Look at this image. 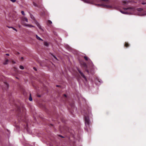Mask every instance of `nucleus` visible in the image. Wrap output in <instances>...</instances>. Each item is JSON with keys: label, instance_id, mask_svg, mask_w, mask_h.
I'll return each instance as SVG.
<instances>
[{"label": "nucleus", "instance_id": "obj_13", "mask_svg": "<svg viewBox=\"0 0 146 146\" xmlns=\"http://www.w3.org/2000/svg\"><path fill=\"white\" fill-rule=\"evenodd\" d=\"M29 100L31 101L32 100V97H31V94H30V97L29 98Z\"/></svg>", "mask_w": 146, "mask_h": 146}, {"label": "nucleus", "instance_id": "obj_28", "mask_svg": "<svg viewBox=\"0 0 146 146\" xmlns=\"http://www.w3.org/2000/svg\"><path fill=\"white\" fill-rule=\"evenodd\" d=\"M86 71L88 73L89 72V71H88V70L87 69H86Z\"/></svg>", "mask_w": 146, "mask_h": 146}, {"label": "nucleus", "instance_id": "obj_37", "mask_svg": "<svg viewBox=\"0 0 146 146\" xmlns=\"http://www.w3.org/2000/svg\"><path fill=\"white\" fill-rule=\"evenodd\" d=\"M17 53L18 54H19V52H17Z\"/></svg>", "mask_w": 146, "mask_h": 146}, {"label": "nucleus", "instance_id": "obj_33", "mask_svg": "<svg viewBox=\"0 0 146 146\" xmlns=\"http://www.w3.org/2000/svg\"><path fill=\"white\" fill-rule=\"evenodd\" d=\"M61 120L63 122H64V121L63 120V119H62Z\"/></svg>", "mask_w": 146, "mask_h": 146}, {"label": "nucleus", "instance_id": "obj_19", "mask_svg": "<svg viewBox=\"0 0 146 146\" xmlns=\"http://www.w3.org/2000/svg\"><path fill=\"white\" fill-rule=\"evenodd\" d=\"M4 84L5 86L8 88L9 86L8 84L6 82H5Z\"/></svg>", "mask_w": 146, "mask_h": 146}, {"label": "nucleus", "instance_id": "obj_9", "mask_svg": "<svg viewBox=\"0 0 146 146\" xmlns=\"http://www.w3.org/2000/svg\"><path fill=\"white\" fill-rule=\"evenodd\" d=\"M132 8L131 7H129L127 8H123V9L124 11H126L127 10L132 9Z\"/></svg>", "mask_w": 146, "mask_h": 146}, {"label": "nucleus", "instance_id": "obj_10", "mask_svg": "<svg viewBox=\"0 0 146 146\" xmlns=\"http://www.w3.org/2000/svg\"><path fill=\"white\" fill-rule=\"evenodd\" d=\"M37 26L40 29L43 31V29H42L41 27L39 24H37Z\"/></svg>", "mask_w": 146, "mask_h": 146}, {"label": "nucleus", "instance_id": "obj_17", "mask_svg": "<svg viewBox=\"0 0 146 146\" xmlns=\"http://www.w3.org/2000/svg\"><path fill=\"white\" fill-rule=\"evenodd\" d=\"M84 58L86 60H88L89 59L86 56H84Z\"/></svg>", "mask_w": 146, "mask_h": 146}, {"label": "nucleus", "instance_id": "obj_23", "mask_svg": "<svg viewBox=\"0 0 146 146\" xmlns=\"http://www.w3.org/2000/svg\"><path fill=\"white\" fill-rule=\"evenodd\" d=\"M63 97H64L65 99L66 98H67V96L65 94H64L63 95Z\"/></svg>", "mask_w": 146, "mask_h": 146}, {"label": "nucleus", "instance_id": "obj_25", "mask_svg": "<svg viewBox=\"0 0 146 146\" xmlns=\"http://www.w3.org/2000/svg\"><path fill=\"white\" fill-rule=\"evenodd\" d=\"M123 3H125V4H126V3H127V2L126 1H123Z\"/></svg>", "mask_w": 146, "mask_h": 146}, {"label": "nucleus", "instance_id": "obj_4", "mask_svg": "<svg viewBox=\"0 0 146 146\" xmlns=\"http://www.w3.org/2000/svg\"><path fill=\"white\" fill-rule=\"evenodd\" d=\"M77 70L82 77L86 81H87V79L83 74L82 72H81V71L78 68L77 69Z\"/></svg>", "mask_w": 146, "mask_h": 146}, {"label": "nucleus", "instance_id": "obj_36", "mask_svg": "<svg viewBox=\"0 0 146 146\" xmlns=\"http://www.w3.org/2000/svg\"><path fill=\"white\" fill-rule=\"evenodd\" d=\"M59 86H58V85H57L56 86L57 87H59Z\"/></svg>", "mask_w": 146, "mask_h": 146}, {"label": "nucleus", "instance_id": "obj_5", "mask_svg": "<svg viewBox=\"0 0 146 146\" xmlns=\"http://www.w3.org/2000/svg\"><path fill=\"white\" fill-rule=\"evenodd\" d=\"M33 4L34 6L37 7L38 8H40L41 7V5L39 4H37L34 2H33Z\"/></svg>", "mask_w": 146, "mask_h": 146}, {"label": "nucleus", "instance_id": "obj_14", "mask_svg": "<svg viewBox=\"0 0 146 146\" xmlns=\"http://www.w3.org/2000/svg\"><path fill=\"white\" fill-rule=\"evenodd\" d=\"M44 45L46 46H48V44L47 42H44Z\"/></svg>", "mask_w": 146, "mask_h": 146}, {"label": "nucleus", "instance_id": "obj_6", "mask_svg": "<svg viewBox=\"0 0 146 146\" xmlns=\"http://www.w3.org/2000/svg\"><path fill=\"white\" fill-rule=\"evenodd\" d=\"M129 44L127 42H125V43L124 46L126 47H128L129 46Z\"/></svg>", "mask_w": 146, "mask_h": 146}, {"label": "nucleus", "instance_id": "obj_22", "mask_svg": "<svg viewBox=\"0 0 146 146\" xmlns=\"http://www.w3.org/2000/svg\"><path fill=\"white\" fill-rule=\"evenodd\" d=\"M141 4H142L143 5H145V4H146V2L145 3V2H144V1H142L141 3Z\"/></svg>", "mask_w": 146, "mask_h": 146}, {"label": "nucleus", "instance_id": "obj_21", "mask_svg": "<svg viewBox=\"0 0 146 146\" xmlns=\"http://www.w3.org/2000/svg\"><path fill=\"white\" fill-rule=\"evenodd\" d=\"M9 28H13V29L15 31H17V30L15 29V28H14L13 27H8Z\"/></svg>", "mask_w": 146, "mask_h": 146}, {"label": "nucleus", "instance_id": "obj_2", "mask_svg": "<svg viewBox=\"0 0 146 146\" xmlns=\"http://www.w3.org/2000/svg\"><path fill=\"white\" fill-rule=\"evenodd\" d=\"M100 2H101V1H103L104 2L101 4H96V5L102 6L105 8L108 9H111L112 8V6L108 4L110 2L108 0H100Z\"/></svg>", "mask_w": 146, "mask_h": 146}, {"label": "nucleus", "instance_id": "obj_34", "mask_svg": "<svg viewBox=\"0 0 146 146\" xmlns=\"http://www.w3.org/2000/svg\"><path fill=\"white\" fill-rule=\"evenodd\" d=\"M13 63L14 64L15 63V62H14L13 61Z\"/></svg>", "mask_w": 146, "mask_h": 146}, {"label": "nucleus", "instance_id": "obj_18", "mask_svg": "<svg viewBox=\"0 0 146 146\" xmlns=\"http://www.w3.org/2000/svg\"><path fill=\"white\" fill-rule=\"evenodd\" d=\"M19 67H20V68L21 69H22V70L24 69V67L23 66H22V65L20 66Z\"/></svg>", "mask_w": 146, "mask_h": 146}, {"label": "nucleus", "instance_id": "obj_20", "mask_svg": "<svg viewBox=\"0 0 146 146\" xmlns=\"http://www.w3.org/2000/svg\"><path fill=\"white\" fill-rule=\"evenodd\" d=\"M120 11L121 13H123V14H127V13L126 12H125V11Z\"/></svg>", "mask_w": 146, "mask_h": 146}, {"label": "nucleus", "instance_id": "obj_7", "mask_svg": "<svg viewBox=\"0 0 146 146\" xmlns=\"http://www.w3.org/2000/svg\"><path fill=\"white\" fill-rule=\"evenodd\" d=\"M36 38L37 39L43 41V40L41 38H40L37 35H36Z\"/></svg>", "mask_w": 146, "mask_h": 146}, {"label": "nucleus", "instance_id": "obj_12", "mask_svg": "<svg viewBox=\"0 0 146 146\" xmlns=\"http://www.w3.org/2000/svg\"><path fill=\"white\" fill-rule=\"evenodd\" d=\"M70 106L72 108V109H73V108H74V104L73 103L70 104Z\"/></svg>", "mask_w": 146, "mask_h": 146}, {"label": "nucleus", "instance_id": "obj_30", "mask_svg": "<svg viewBox=\"0 0 146 146\" xmlns=\"http://www.w3.org/2000/svg\"><path fill=\"white\" fill-rule=\"evenodd\" d=\"M23 57H21V59L22 60H23Z\"/></svg>", "mask_w": 146, "mask_h": 146}, {"label": "nucleus", "instance_id": "obj_24", "mask_svg": "<svg viewBox=\"0 0 146 146\" xmlns=\"http://www.w3.org/2000/svg\"><path fill=\"white\" fill-rule=\"evenodd\" d=\"M21 13L23 15H25L24 12L23 11H22L21 12Z\"/></svg>", "mask_w": 146, "mask_h": 146}, {"label": "nucleus", "instance_id": "obj_32", "mask_svg": "<svg viewBox=\"0 0 146 146\" xmlns=\"http://www.w3.org/2000/svg\"><path fill=\"white\" fill-rule=\"evenodd\" d=\"M59 136H60V137H62V138H63V137H64L63 136H61V135H59Z\"/></svg>", "mask_w": 146, "mask_h": 146}, {"label": "nucleus", "instance_id": "obj_16", "mask_svg": "<svg viewBox=\"0 0 146 146\" xmlns=\"http://www.w3.org/2000/svg\"><path fill=\"white\" fill-rule=\"evenodd\" d=\"M23 20L24 21H26L27 22H28V19L24 17L23 19Z\"/></svg>", "mask_w": 146, "mask_h": 146}, {"label": "nucleus", "instance_id": "obj_27", "mask_svg": "<svg viewBox=\"0 0 146 146\" xmlns=\"http://www.w3.org/2000/svg\"><path fill=\"white\" fill-rule=\"evenodd\" d=\"M33 69L35 71L37 70L36 69L35 67H33Z\"/></svg>", "mask_w": 146, "mask_h": 146}, {"label": "nucleus", "instance_id": "obj_1", "mask_svg": "<svg viewBox=\"0 0 146 146\" xmlns=\"http://www.w3.org/2000/svg\"><path fill=\"white\" fill-rule=\"evenodd\" d=\"M91 114L90 111H88L84 113V119L85 125L86 127H89L90 124V121L89 117L91 116Z\"/></svg>", "mask_w": 146, "mask_h": 146}, {"label": "nucleus", "instance_id": "obj_31", "mask_svg": "<svg viewBox=\"0 0 146 146\" xmlns=\"http://www.w3.org/2000/svg\"><path fill=\"white\" fill-rule=\"evenodd\" d=\"M53 56L54 57V58H55L56 59H57L56 58L55 56Z\"/></svg>", "mask_w": 146, "mask_h": 146}, {"label": "nucleus", "instance_id": "obj_3", "mask_svg": "<svg viewBox=\"0 0 146 146\" xmlns=\"http://www.w3.org/2000/svg\"><path fill=\"white\" fill-rule=\"evenodd\" d=\"M83 1L87 3L92 4H93L94 3L97 1V0H83Z\"/></svg>", "mask_w": 146, "mask_h": 146}, {"label": "nucleus", "instance_id": "obj_26", "mask_svg": "<svg viewBox=\"0 0 146 146\" xmlns=\"http://www.w3.org/2000/svg\"><path fill=\"white\" fill-rule=\"evenodd\" d=\"M138 9L139 10H141V11H142L143 10V9H142V8L139 9Z\"/></svg>", "mask_w": 146, "mask_h": 146}, {"label": "nucleus", "instance_id": "obj_8", "mask_svg": "<svg viewBox=\"0 0 146 146\" xmlns=\"http://www.w3.org/2000/svg\"><path fill=\"white\" fill-rule=\"evenodd\" d=\"M9 62V60L8 59H7L5 60V61L3 62V64L4 65L7 64H8V62Z\"/></svg>", "mask_w": 146, "mask_h": 146}, {"label": "nucleus", "instance_id": "obj_35", "mask_svg": "<svg viewBox=\"0 0 146 146\" xmlns=\"http://www.w3.org/2000/svg\"><path fill=\"white\" fill-rule=\"evenodd\" d=\"M38 96V97H40V95H39V96Z\"/></svg>", "mask_w": 146, "mask_h": 146}, {"label": "nucleus", "instance_id": "obj_38", "mask_svg": "<svg viewBox=\"0 0 146 146\" xmlns=\"http://www.w3.org/2000/svg\"><path fill=\"white\" fill-rule=\"evenodd\" d=\"M51 125L52 126H53V125L52 124H51Z\"/></svg>", "mask_w": 146, "mask_h": 146}, {"label": "nucleus", "instance_id": "obj_15", "mask_svg": "<svg viewBox=\"0 0 146 146\" xmlns=\"http://www.w3.org/2000/svg\"><path fill=\"white\" fill-rule=\"evenodd\" d=\"M27 26L29 27H34L33 25H30L28 24L26 25Z\"/></svg>", "mask_w": 146, "mask_h": 146}, {"label": "nucleus", "instance_id": "obj_29", "mask_svg": "<svg viewBox=\"0 0 146 146\" xmlns=\"http://www.w3.org/2000/svg\"><path fill=\"white\" fill-rule=\"evenodd\" d=\"M6 55H7V56H9V54H6Z\"/></svg>", "mask_w": 146, "mask_h": 146}, {"label": "nucleus", "instance_id": "obj_11", "mask_svg": "<svg viewBox=\"0 0 146 146\" xmlns=\"http://www.w3.org/2000/svg\"><path fill=\"white\" fill-rule=\"evenodd\" d=\"M52 23V22L51 21H50V20H48L47 21V25H49L51 24Z\"/></svg>", "mask_w": 146, "mask_h": 146}]
</instances>
